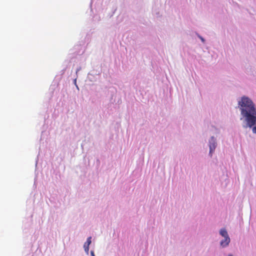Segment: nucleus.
<instances>
[{
  "mask_svg": "<svg viewBox=\"0 0 256 256\" xmlns=\"http://www.w3.org/2000/svg\"><path fill=\"white\" fill-rule=\"evenodd\" d=\"M220 233L224 238L229 237L226 230L224 228L221 229Z\"/></svg>",
  "mask_w": 256,
  "mask_h": 256,
  "instance_id": "obj_4",
  "label": "nucleus"
},
{
  "mask_svg": "<svg viewBox=\"0 0 256 256\" xmlns=\"http://www.w3.org/2000/svg\"><path fill=\"white\" fill-rule=\"evenodd\" d=\"M91 239H92L91 236L88 237L87 238V240H86V243H87V244H88L90 245L92 242Z\"/></svg>",
  "mask_w": 256,
  "mask_h": 256,
  "instance_id": "obj_6",
  "label": "nucleus"
},
{
  "mask_svg": "<svg viewBox=\"0 0 256 256\" xmlns=\"http://www.w3.org/2000/svg\"><path fill=\"white\" fill-rule=\"evenodd\" d=\"M252 131L254 134H256V126H254L252 128Z\"/></svg>",
  "mask_w": 256,
  "mask_h": 256,
  "instance_id": "obj_7",
  "label": "nucleus"
},
{
  "mask_svg": "<svg viewBox=\"0 0 256 256\" xmlns=\"http://www.w3.org/2000/svg\"><path fill=\"white\" fill-rule=\"evenodd\" d=\"M238 106L241 114L246 122L247 126L252 128L256 124V108L252 100L248 97H242L238 101Z\"/></svg>",
  "mask_w": 256,
  "mask_h": 256,
  "instance_id": "obj_1",
  "label": "nucleus"
},
{
  "mask_svg": "<svg viewBox=\"0 0 256 256\" xmlns=\"http://www.w3.org/2000/svg\"><path fill=\"white\" fill-rule=\"evenodd\" d=\"M228 256H232V254H228Z\"/></svg>",
  "mask_w": 256,
  "mask_h": 256,
  "instance_id": "obj_10",
  "label": "nucleus"
},
{
  "mask_svg": "<svg viewBox=\"0 0 256 256\" xmlns=\"http://www.w3.org/2000/svg\"><path fill=\"white\" fill-rule=\"evenodd\" d=\"M216 146V139L214 137L211 138L210 140V141L209 147H210V154L212 155V153L214 152Z\"/></svg>",
  "mask_w": 256,
  "mask_h": 256,
  "instance_id": "obj_2",
  "label": "nucleus"
},
{
  "mask_svg": "<svg viewBox=\"0 0 256 256\" xmlns=\"http://www.w3.org/2000/svg\"><path fill=\"white\" fill-rule=\"evenodd\" d=\"M224 240L220 242V246L222 247H226L228 246L230 242V237L224 238Z\"/></svg>",
  "mask_w": 256,
  "mask_h": 256,
  "instance_id": "obj_3",
  "label": "nucleus"
},
{
  "mask_svg": "<svg viewBox=\"0 0 256 256\" xmlns=\"http://www.w3.org/2000/svg\"><path fill=\"white\" fill-rule=\"evenodd\" d=\"M200 39L202 42H204V40L202 38L200 37Z\"/></svg>",
  "mask_w": 256,
  "mask_h": 256,
  "instance_id": "obj_9",
  "label": "nucleus"
},
{
  "mask_svg": "<svg viewBox=\"0 0 256 256\" xmlns=\"http://www.w3.org/2000/svg\"><path fill=\"white\" fill-rule=\"evenodd\" d=\"M90 254H91V256H95L94 254V252L93 251H92V252H90Z\"/></svg>",
  "mask_w": 256,
  "mask_h": 256,
  "instance_id": "obj_8",
  "label": "nucleus"
},
{
  "mask_svg": "<svg viewBox=\"0 0 256 256\" xmlns=\"http://www.w3.org/2000/svg\"><path fill=\"white\" fill-rule=\"evenodd\" d=\"M89 244H87V243H84V250L86 251V252L88 254V251H89Z\"/></svg>",
  "mask_w": 256,
  "mask_h": 256,
  "instance_id": "obj_5",
  "label": "nucleus"
}]
</instances>
